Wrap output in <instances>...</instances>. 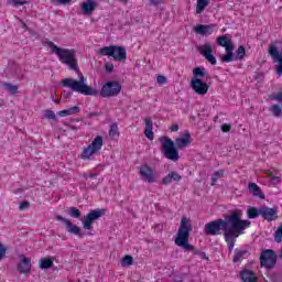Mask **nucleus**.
Instances as JSON below:
<instances>
[{"label":"nucleus","mask_w":282,"mask_h":282,"mask_svg":"<svg viewBox=\"0 0 282 282\" xmlns=\"http://www.w3.org/2000/svg\"><path fill=\"white\" fill-rule=\"evenodd\" d=\"M221 41H226V37H217V44L219 47H225L226 51V54L220 57V61L221 63H232V61H235V53H232V50H235V44H232V42L226 44Z\"/></svg>","instance_id":"nucleus-11"},{"label":"nucleus","mask_w":282,"mask_h":282,"mask_svg":"<svg viewBox=\"0 0 282 282\" xmlns=\"http://www.w3.org/2000/svg\"><path fill=\"white\" fill-rule=\"evenodd\" d=\"M159 140L165 158L172 160V162H177V160H180V151L175 148V142L169 137H161Z\"/></svg>","instance_id":"nucleus-5"},{"label":"nucleus","mask_w":282,"mask_h":282,"mask_svg":"<svg viewBox=\"0 0 282 282\" xmlns=\"http://www.w3.org/2000/svg\"><path fill=\"white\" fill-rule=\"evenodd\" d=\"M156 83H158L159 85H165V83H166V77H165L164 75H158V77H156Z\"/></svg>","instance_id":"nucleus-43"},{"label":"nucleus","mask_w":282,"mask_h":282,"mask_svg":"<svg viewBox=\"0 0 282 282\" xmlns=\"http://www.w3.org/2000/svg\"><path fill=\"white\" fill-rule=\"evenodd\" d=\"M87 235L91 237V235H94V234H91V231H88Z\"/></svg>","instance_id":"nucleus-56"},{"label":"nucleus","mask_w":282,"mask_h":282,"mask_svg":"<svg viewBox=\"0 0 282 282\" xmlns=\"http://www.w3.org/2000/svg\"><path fill=\"white\" fill-rule=\"evenodd\" d=\"M51 97H52L53 102H55L56 105H58V102H61L59 100L55 99L54 95H51Z\"/></svg>","instance_id":"nucleus-54"},{"label":"nucleus","mask_w":282,"mask_h":282,"mask_svg":"<svg viewBox=\"0 0 282 282\" xmlns=\"http://www.w3.org/2000/svg\"><path fill=\"white\" fill-rule=\"evenodd\" d=\"M11 2L14 6V8H19V6H25V3H28L26 1L23 0H11Z\"/></svg>","instance_id":"nucleus-44"},{"label":"nucleus","mask_w":282,"mask_h":282,"mask_svg":"<svg viewBox=\"0 0 282 282\" xmlns=\"http://www.w3.org/2000/svg\"><path fill=\"white\" fill-rule=\"evenodd\" d=\"M121 265H123V268H127L129 265H133V257L124 256L121 260Z\"/></svg>","instance_id":"nucleus-37"},{"label":"nucleus","mask_w":282,"mask_h":282,"mask_svg":"<svg viewBox=\"0 0 282 282\" xmlns=\"http://www.w3.org/2000/svg\"><path fill=\"white\" fill-rule=\"evenodd\" d=\"M240 279L243 282H258L254 271H251V270H243L240 273Z\"/></svg>","instance_id":"nucleus-24"},{"label":"nucleus","mask_w":282,"mask_h":282,"mask_svg":"<svg viewBox=\"0 0 282 282\" xmlns=\"http://www.w3.org/2000/svg\"><path fill=\"white\" fill-rule=\"evenodd\" d=\"M150 3H152V6H160V0H150Z\"/></svg>","instance_id":"nucleus-53"},{"label":"nucleus","mask_w":282,"mask_h":282,"mask_svg":"<svg viewBox=\"0 0 282 282\" xmlns=\"http://www.w3.org/2000/svg\"><path fill=\"white\" fill-rule=\"evenodd\" d=\"M274 241L276 243H281V241H282V225L274 232Z\"/></svg>","instance_id":"nucleus-38"},{"label":"nucleus","mask_w":282,"mask_h":282,"mask_svg":"<svg viewBox=\"0 0 282 282\" xmlns=\"http://www.w3.org/2000/svg\"><path fill=\"white\" fill-rule=\"evenodd\" d=\"M102 144H105L102 137L97 135L87 148H84L80 158L83 160H91V155L98 153L102 149Z\"/></svg>","instance_id":"nucleus-8"},{"label":"nucleus","mask_w":282,"mask_h":282,"mask_svg":"<svg viewBox=\"0 0 282 282\" xmlns=\"http://www.w3.org/2000/svg\"><path fill=\"white\" fill-rule=\"evenodd\" d=\"M246 56V47H243L242 45H240L237 50V55H234V61H243Z\"/></svg>","instance_id":"nucleus-31"},{"label":"nucleus","mask_w":282,"mask_h":282,"mask_svg":"<svg viewBox=\"0 0 282 282\" xmlns=\"http://www.w3.org/2000/svg\"><path fill=\"white\" fill-rule=\"evenodd\" d=\"M191 142H193V139H191V132H188V130H185L183 138H176L175 145L177 149H185V147H188Z\"/></svg>","instance_id":"nucleus-17"},{"label":"nucleus","mask_w":282,"mask_h":282,"mask_svg":"<svg viewBox=\"0 0 282 282\" xmlns=\"http://www.w3.org/2000/svg\"><path fill=\"white\" fill-rule=\"evenodd\" d=\"M248 252V250H239V249H236L235 250V256H234V259H232V262L234 263H239V261H241V259H243V257H246V253Z\"/></svg>","instance_id":"nucleus-30"},{"label":"nucleus","mask_w":282,"mask_h":282,"mask_svg":"<svg viewBox=\"0 0 282 282\" xmlns=\"http://www.w3.org/2000/svg\"><path fill=\"white\" fill-rule=\"evenodd\" d=\"M73 91H76V90H73V89L70 88V90L64 91V93H63L64 99H65V100H69V98H72V94H74Z\"/></svg>","instance_id":"nucleus-45"},{"label":"nucleus","mask_w":282,"mask_h":282,"mask_svg":"<svg viewBox=\"0 0 282 282\" xmlns=\"http://www.w3.org/2000/svg\"><path fill=\"white\" fill-rule=\"evenodd\" d=\"M260 215L267 221H274V219H279L276 215V208H270L268 206L260 207Z\"/></svg>","instance_id":"nucleus-16"},{"label":"nucleus","mask_w":282,"mask_h":282,"mask_svg":"<svg viewBox=\"0 0 282 282\" xmlns=\"http://www.w3.org/2000/svg\"><path fill=\"white\" fill-rule=\"evenodd\" d=\"M209 1L210 0H197L196 14H202V12L208 8Z\"/></svg>","instance_id":"nucleus-27"},{"label":"nucleus","mask_w":282,"mask_h":282,"mask_svg":"<svg viewBox=\"0 0 282 282\" xmlns=\"http://www.w3.org/2000/svg\"><path fill=\"white\" fill-rule=\"evenodd\" d=\"M68 215L69 217H73L74 219H80V209L76 207H69L68 208Z\"/></svg>","instance_id":"nucleus-33"},{"label":"nucleus","mask_w":282,"mask_h":282,"mask_svg":"<svg viewBox=\"0 0 282 282\" xmlns=\"http://www.w3.org/2000/svg\"><path fill=\"white\" fill-rule=\"evenodd\" d=\"M171 131H180V126L177 124H173L172 127H170Z\"/></svg>","instance_id":"nucleus-52"},{"label":"nucleus","mask_w":282,"mask_h":282,"mask_svg":"<svg viewBox=\"0 0 282 282\" xmlns=\"http://www.w3.org/2000/svg\"><path fill=\"white\" fill-rule=\"evenodd\" d=\"M276 259H279L276 252L272 249H267L260 256V265L267 268V270H272L276 265Z\"/></svg>","instance_id":"nucleus-9"},{"label":"nucleus","mask_w":282,"mask_h":282,"mask_svg":"<svg viewBox=\"0 0 282 282\" xmlns=\"http://www.w3.org/2000/svg\"><path fill=\"white\" fill-rule=\"evenodd\" d=\"M249 193L253 195V197H259V199H265V194L257 183H249L248 185Z\"/></svg>","instance_id":"nucleus-20"},{"label":"nucleus","mask_w":282,"mask_h":282,"mask_svg":"<svg viewBox=\"0 0 282 282\" xmlns=\"http://www.w3.org/2000/svg\"><path fill=\"white\" fill-rule=\"evenodd\" d=\"M270 181L272 184H281V177L270 174Z\"/></svg>","instance_id":"nucleus-46"},{"label":"nucleus","mask_w":282,"mask_h":282,"mask_svg":"<svg viewBox=\"0 0 282 282\" xmlns=\"http://www.w3.org/2000/svg\"><path fill=\"white\" fill-rule=\"evenodd\" d=\"M44 118L47 120H56V113L53 110H45Z\"/></svg>","instance_id":"nucleus-39"},{"label":"nucleus","mask_w":282,"mask_h":282,"mask_svg":"<svg viewBox=\"0 0 282 282\" xmlns=\"http://www.w3.org/2000/svg\"><path fill=\"white\" fill-rule=\"evenodd\" d=\"M109 135L112 139L120 135V132L118 131V123H112L110 126Z\"/></svg>","instance_id":"nucleus-36"},{"label":"nucleus","mask_w":282,"mask_h":282,"mask_svg":"<svg viewBox=\"0 0 282 282\" xmlns=\"http://www.w3.org/2000/svg\"><path fill=\"white\" fill-rule=\"evenodd\" d=\"M105 68L108 74H111L113 72V65L111 63H106Z\"/></svg>","instance_id":"nucleus-49"},{"label":"nucleus","mask_w":282,"mask_h":282,"mask_svg":"<svg viewBox=\"0 0 282 282\" xmlns=\"http://www.w3.org/2000/svg\"><path fill=\"white\" fill-rule=\"evenodd\" d=\"M14 193H15V194H17V193H23V189L18 188V189L14 191Z\"/></svg>","instance_id":"nucleus-55"},{"label":"nucleus","mask_w":282,"mask_h":282,"mask_svg":"<svg viewBox=\"0 0 282 282\" xmlns=\"http://www.w3.org/2000/svg\"><path fill=\"white\" fill-rule=\"evenodd\" d=\"M144 122H145L144 134L148 138V140H153V138H155V134L153 133V120H151L150 117H147L144 119Z\"/></svg>","instance_id":"nucleus-23"},{"label":"nucleus","mask_w":282,"mask_h":282,"mask_svg":"<svg viewBox=\"0 0 282 282\" xmlns=\"http://www.w3.org/2000/svg\"><path fill=\"white\" fill-rule=\"evenodd\" d=\"M268 276L272 282H282L281 271L268 270Z\"/></svg>","instance_id":"nucleus-28"},{"label":"nucleus","mask_w":282,"mask_h":282,"mask_svg":"<svg viewBox=\"0 0 282 282\" xmlns=\"http://www.w3.org/2000/svg\"><path fill=\"white\" fill-rule=\"evenodd\" d=\"M20 263L18 264V271L21 274H28L32 270V259L25 257L24 254L20 256Z\"/></svg>","instance_id":"nucleus-15"},{"label":"nucleus","mask_w":282,"mask_h":282,"mask_svg":"<svg viewBox=\"0 0 282 282\" xmlns=\"http://www.w3.org/2000/svg\"><path fill=\"white\" fill-rule=\"evenodd\" d=\"M139 173L143 182H148V184H153L155 182V173L153 172V167L149 165L141 166Z\"/></svg>","instance_id":"nucleus-14"},{"label":"nucleus","mask_w":282,"mask_h":282,"mask_svg":"<svg viewBox=\"0 0 282 282\" xmlns=\"http://www.w3.org/2000/svg\"><path fill=\"white\" fill-rule=\"evenodd\" d=\"M192 231L193 225H191L188 218L183 217L181 219V225L174 240L175 246H178V248H182L186 252H193L194 256L200 257V259L208 261V256H206V252L197 250L195 249V246L188 243Z\"/></svg>","instance_id":"nucleus-3"},{"label":"nucleus","mask_w":282,"mask_h":282,"mask_svg":"<svg viewBox=\"0 0 282 282\" xmlns=\"http://www.w3.org/2000/svg\"><path fill=\"white\" fill-rule=\"evenodd\" d=\"M250 228V220L241 219V213L232 212L227 215L225 219H216L205 225V235L207 237H217V235H224V239L228 246V251L235 250V243L237 238L243 235V230Z\"/></svg>","instance_id":"nucleus-1"},{"label":"nucleus","mask_w":282,"mask_h":282,"mask_svg":"<svg viewBox=\"0 0 282 282\" xmlns=\"http://www.w3.org/2000/svg\"><path fill=\"white\" fill-rule=\"evenodd\" d=\"M96 8H98V2L94 0H87L82 4V10L84 14H91L94 10H96Z\"/></svg>","instance_id":"nucleus-22"},{"label":"nucleus","mask_w":282,"mask_h":282,"mask_svg":"<svg viewBox=\"0 0 282 282\" xmlns=\"http://www.w3.org/2000/svg\"><path fill=\"white\" fill-rule=\"evenodd\" d=\"M86 80L85 76L80 74L79 80L65 78L62 80V85L63 87H69V89L83 96H101V98H113V96H118V94L122 91V86L118 82H108L101 87V90L98 91L91 86H88L85 83Z\"/></svg>","instance_id":"nucleus-2"},{"label":"nucleus","mask_w":282,"mask_h":282,"mask_svg":"<svg viewBox=\"0 0 282 282\" xmlns=\"http://www.w3.org/2000/svg\"><path fill=\"white\" fill-rule=\"evenodd\" d=\"M72 129H74L76 131V126H73Z\"/></svg>","instance_id":"nucleus-58"},{"label":"nucleus","mask_w":282,"mask_h":282,"mask_svg":"<svg viewBox=\"0 0 282 282\" xmlns=\"http://www.w3.org/2000/svg\"><path fill=\"white\" fill-rule=\"evenodd\" d=\"M270 111L272 112V115L275 118H281V116H282V108H281V106H279L276 104L271 106Z\"/></svg>","instance_id":"nucleus-32"},{"label":"nucleus","mask_w":282,"mask_h":282,"mask_svg":"<svg viewBox=\"0 0 282 282\" xmlns=\"http://www.w3.org/2000/svg\"><path fill=\"white\" fill-rule=\"evenodd\" d=\"M261 215V208L257 209V207H249L247 209V217L249 219H257Z\"/></svg>","instance_id":"nucleus-29"},{"label":"nucleus","mask_w":282,"mask_h":282,"mask_svg":"<svg viewBox=\"0 0 282 282\" xmlns=\"http://www.w3.org/2000/svg\"><path fill=\"white\" fill-rule=\"evenodd\" d=\"M100 56H111L113 61L124 62L127 61V48L124 46H106L98 51Z\"/></svg>","instance_id":"nucleus-6"},{"label":"nucleus","mask_w":282,"mask_h":282,"mask_svg":"<svg viewBox=\"0 0 282 282\" xmlns=\"http://www.w3.org/2000/svg\"><path fill=\"white\" fill-rule=\"evenodd\" d=\"M107 214V209L97 208L90 210L86 216L85 219L82 220L84 230H94V221L100 219L104 215Z\"/></svg>","instance_id":"nucleus-7"},{"label":"nucleus","mask_w":282,"mask_h":282,"mask_svg":"<svg viewBox=\"0 0 282 282\" xmlns=\"http://www.w3.org/2000/svg\"><path fill=\"white\" fill-rule=\"evenodd\" d=\"M84 180H88L90 177V180H96L98 177V174L96 173H89V174H83Z\"/></svg>","instance_id":"nucleus-48"},{"label":"nucleus","mask_w":282,"mask_h":282,"mask_svg":"<svg viewBox=\"0 0 282 282\" xmlns=\"http://www.w3.org/2000/svg\"><path fill=\"white\" fill-rule=\"evenodd\" d=\"M197 50L210 65H217V57L213 55V44L205 43L204 45L198 46Z\"/></svg>","instance_id":"nucleus-13"},{"label":"nucleus","mask_w":282,"mask_h":282,"mask_svg":"<svg viewBox=\"0 0 282 282\" xmlns=\"http://www.w3.org/2000/svg\"><path fill=\"white\" fill-rule=\"evenodd\" d=\"M230 129H232V126H230L229 123H225L221 126V131L224 133H229Z\"/></svg>","instance_id":"nucleus-47"},{"label":"nucleus","mask_w":282,"mask_h":282,"mask_svg":"<svg viewBox=\"0 0 282 282\" xmlns=\"http://www.w3.org/2000/svg\"><path fill=\"white\" fill-rule=\"evenodd\" d=\"M77 113H80V107L74 106L68 109L58 111L57 116L61 118H66V116H76Z\"/></svg>","instance_id":"nucleus-25"},{"label":"nucleus","mask_w":282,"mask_h":282,"mask_svg":"<svg viewBox=\"0 0 282 282\" xmlns=\"http://www.w3.org/2000/svg\"><path fill=\"white\" fill-rule=\"evenodd\" d=\"M191 87L195 94H198V96H206L208 89H210L208 83L204 82L202 78H192Z\"/></svg>","instance_id":"nucleus-12"},{"label":"nucleus","mask_w":282,"mask_h":282,"mask_svg":"<svg viewBox=\"0 0 282 282\" xmlns=\"http://www.w3.org/2000/svg\"><path fill=\"white\" fill-rule=\"evenodd\" d=\"M3 87L7 91H9V94H17V91H19V86H14L10 83H4Z\"/></svg>","instance_id":"nucleus-35"},{"label":"nucleus","mask_w":282,"mask_h":282,"mask_svg":"<svg viewBox=\"0 0 282 282\" xmlns=\"http://www.w3.org/2000/svg\"><path fill=\"white\" fill-rule=\"evenodd\" d=\"M6 252H8V248L3 243H0V261L6 257Z\"/></svg>","instance_id":"nucleus-41"},{"label":"nucleus","mask_w":282,"mask_h":282,"mask_svg":"<svg viewBox=\"0 0 282 282\" xmlns=\"http://www.w3.org/2000/svg\"><path fill=\"white\" fill-rule=\"evenodd\" d=\"M28 208H30V202L28 200H23L19 206V210H28Z\"/></svg>","instance_id":"nucleus-40"},{"label":"nucleus","mask_w":282,"mask_h":282,"mask_svg":"<svg viewBox=\"0 0 282 282\" xmlns=\"http://www.w3.org/2000/svg\"><path fill=\"white\" fill-rule=\"evenodd\" d=\"M120 1H123V3H127V1H129V0H120Z\"/></svg>","instance_id":"nucleus-57"},{"label":"nucleus","mask_w":282,"mask_h":282,"mask_svg":"<svg viewBox=\"0 0 282 282\" xmlns=\"http://www.w3.org/2000/svg\"><path fill=\"white\" fill-rule=\"evenodd\" d=\"M53 3H57V6H67V3H72V0H51Z\"/></svg>","instance_id":"nucleus-42"},{"label":"nucleus","mask_w":282,"mask_h":282,"mask_svg":"<svg viewBox=\"0 0 282 282\" xmlns=\"http://www.w3.org/2000/svg\"><path fill=\"white\" fill-rule=\"evenodd\" d=\"M98 116H100L99 112H90V113H88V118H98Z\"/></svg>","instance_id":"nucleus-51"},{"label":"nucleus","mask_w":282,"mask_h":282,"mask_svg":"<svg viewBox=\"0 0 282 282\" xmlns=\"http://www.w3.org/2000/svg\"><path fill=\"white\" fill-rule=\"evenodd\" d=\"M218 39H225L224 41H221V43H225V45H229V43H232V40L228 39V36L226 35L218 36Z\"/></svg>","instance_id":"nucleus-50"},{"label":"nucleus","mask_w":282,"mask_h":282,"mask_svg":"<svg viewBox=\"0 0 282 282\" xmlns=\"http://www.w3.org/2000/svg\"><path fill=\"white\" fill-rule=\"evenodd\" d=\"M56 221H62V224H65L66 231L69 232V235H75L76 237H79V239H83L85 237V232L78 227L77 225H74L72 220L61 216L55 215Z\"/></svg>","instance_id":"nucleus-10"},{"label":"nucleus","mask_w":282,"mask_h":282,"mask_svg":"<svg viewBox=\"0 0 282 282\" xmlns=\"http://www.w3.org/2000/svg\"><path fill=\"white\" fill-rule=\"evenodd\" d=\"M182 181V175H180V173L172 171L170 172L166 176H164L162 178V184L164 186H169V184H171V182H181Z\"/></svg>","instance_id":"nucleus-19"},{"label":"nucleus","mask_w":282,"mask_h":282,"mask_svg":"<svg viewBox=\"0 0 282 282\" xmlns=\"http://www.w3.org/2000/svg\"><path fill=\"white\" fill-rule=\"evenodd\" d=\"M46 45L51 48L52 54H56L58 61H61L63 65H68L69 69H73V72H79L78 59H76V51L58 47L52 41H46Z\"/></svg>","instance_id":"nucleus-4"},{"label":"nucleus","mask_w":282,"mask_h":282,"mask_svg":"<svg viewBox=\"0 0 282 282\" xmlns=\"http://www.w3.org/2000/svg\"><path fill=\"white\" fill-rule=\"evenodd\" d=\"M194 77L193 78H209L210 75L206 72L204 67H196L193 69Z\"/></svg>","instance_id":"nucleus-26"},{"label":"nucleus","mask_w":282,"mask_h":282,"mask_svg":"<svg viewBox=\"0 0 282 282\" xmlns=\"http://www.w3.org/2000/svg\"><path fill=\"white\" fill-rule=\"evenodd\" d=\"M213 30H215V24H198L195 28L196 34H200L202 36H210Z\"/></svg>","instance_id":"nucleus-18"},{"label":"nucleus","mask_w":282,"mask_h":282,"mask_svg":"<svg viewBox=\"0 0 282 282\" xmlns=\"http://www.w3.org/2000/svg\"><path fill=\"white\" fill-rule=\"evenodd\" d=\"M54 257L41 258L39 261L40 270H50V268H54Z\"/></svg>","instance_id":"nucleus-21"},{"label":"nucleus","mask_w":282,"mask_h":282,"mask_svg":"<svg viewBox=\"0 0 282 282\" xmlns=\"http://www.w3.org/2000/svg\"><path fill=\"white\" fill-rule=\"evenodd\" d=\"M224 177V170L216 171L212 176V186L217 184V180Z\"/></svg>","instance_id":"nucleus-34"}]
</instances>
